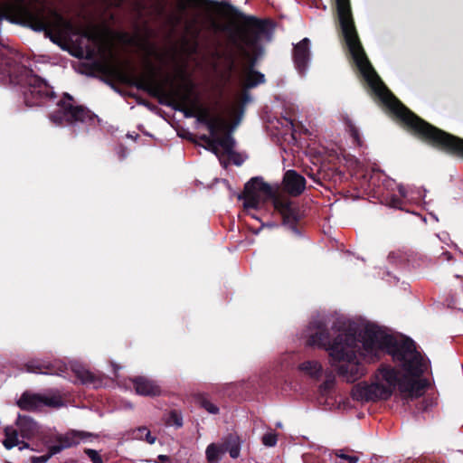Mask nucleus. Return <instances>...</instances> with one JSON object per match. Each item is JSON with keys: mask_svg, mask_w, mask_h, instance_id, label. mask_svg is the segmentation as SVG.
<instances>
[{"mask_svg": "<svg viewBox=\"0 0 463 463\" xmlns=\"http://www.w3.org/2000/svg\"><path fill=\"white\" fill-rule=\"evenodd\" d=\"M143 78L146 84L158 94L181 103H186L190 98L192 85L180 65L175 64L172 71H165L163 64H147Z\"/></svg>", "mask_w": 463, "mask_h": 463, "instance_id": "nucleus-4", "label": "nucleus"}, {"mask_svg": "<svg viewBox=\"0 0 463 463\" xmlns=\"http://www.w3.org/2000/svg\"><path fill=\"white\" fill-rule=\"evenodd\" d=\"M351 134H352V137L354 138V140L356 141V143L358 145H360L361 141H360V137H359V133H358V130L354 128V127H351Z\"/></svg>", "mask_w": 463, "mask_h": 463, "instance_id": "nucleus-34", "label": "nucleus"}, {"mask_svg": "<svg viewBox=\"0 0 463 463\" xmlns=\"http://www.w3.org/2000/svg\"><path fill=\"white\" fill-rule=\"evenodd\" d=\"M194 398L195 403L203 408L209 413L217 414L219 412V408L209 400L206 394L198 393L195 394Z\"/></svg>", "mask_w": 463, "mask_h": 463, "instance_id": "nucleus-22", "label": "nucleus"}, {"mask_svg": "<svg viewBox=\"0 0 463 463\" xmlns=\"http://www.w3.org/2000/svg\"><path fill=\"white\" fill-rule=\"evenodd\" d=\"M309 39L304 38L294 48V61L299 71H304L310 56Z\"/></svg>", "mask_w": 463, "mask_h": 463, "instance_id": "nucleus-18", "label": "nucleus"}, {"mask_svg": "<svg viewBox=\"0 0 463 463\" xmlns=\"http://www.w3.org/2000/svg\"><path fill=\"white\" fill-rule=\"evenodd\" d=\"M331 383H333V382L325 383V384H324L325 389L327 388L329 386V384H331Z\"/></svg>", "mask_w": 463, "mask_h": 463, "instance_id": "nucleus-39", "label": "nucleus"}, {"mask_svg": "<svg viewBox=\"0 0 463 463\" xmlns=\"http://www.w3.org/2000/svg\"><path fill=\"white\" fill-rule=\"evenodd\" d=\"M50 458L48 453L42 456H33L31 458V463H46Z\"/></svg>", "mask_w": 463, "mask_h": 463, "instance_id": "nucleus-31", "label": "nucleus"}, {"mask_svg": "<svg viewBox=\"0 0 463 463\" xmlns=\"http://www.w3.org/2000/svg\"><path fill=\"white\" fill-rule=\"evenodd\" d=\"M299 369L312 377L319 376L322 372V366L317 361L304 362L299 365Z\"/></svg>", "mask_w": 463, "mask_h": 463, "instance_id": "nucleus-25", "label": "nucleus"}, {"mask_svg": "<svg viewBox=\"0 0 463 463\" xmlns=\"http://www.w3.org/2000/svg\"><path fill=\"white\" fill-rule=\"evenodd\" d=\"M284 189L291 195L297 196L302 194L306 188L305 178L294 170L286 172L283 178Z\"/></svg>", "mask_w": 463, "mask_h": 463, "instance_id": "nucleus-16", "label": "nucleus"}, {"mask_svg": "<svg viewBox=\"0 0 463 463\" xmlns=\"http://www.w3.org/2000/svg\"><path fill=\"white\" fill-rule=\"evenodd\" d=\"M335 456L342 459L347 460L349 463H357L359 458L356 456H350L344 453V450L338 449L335 451Z\"/></svg>", "mask_w": 463, "mask_h": 463, "instance_id": "nucleus-29", "label": "nucleus"}, {"mask_svg": "<svg viewBox=\"0 0 463 463\" xmlns=\"http://www.w3.org/2000/svg\"><path fill=\"white\" fill-rule=\"evenodd\" d=\"M308 345L325 348L329 353L331 365L346 382L354 383L365 373L364 367L356 358V340L352 334L340 332L333 342L330 334L322 323L309 327Z\"/></svg>", "mask_w": 463, "mask_h": 463, "instance_id": "nucleus-2", "label": "nucleus"}, {"mask_svg": "<svg viewBox=\"0 0 463 463\" xmlns=\"http://www.w3.org/2000/svg\"><path fill=\"white\" fill-rule=\"evenodd\" d=\"M169 425H175L177 428L182 427L183 420L182 417L176 412L172 411L169 416V420L167 422Z\"/></svg>", "mask_w": 463, "mask_h": 463, "instance_id": "nucleus-28", "label": "nucleus"}, {"mask_svg": "<svg viewBox=\"0 0 463 463\" xmlns=\"http://www.w3.org/2000/svg\"><path fill=\"white\" fill-rule=\"evenodd\" d=\"M72 371L81 384H93L96 387L97 383L99 382V378L84 367L76 366Z\"/></svg>", "mask_w": 463, "mask_h": 463, "instance_id": "nucleus-21", "label": "nucleus"}, {"mask_svg": "<svg viewBox=\"0 0 463 463\" xmlns=\"http://www.w3.org/2000/svg\"><path fill=\"white\" fill-rule=\"evenodd\" d=\"M18 83L24 84L25 87L23 93L27 107L41 106L45 100H51L56 97L52 89L44 80L25 67L22 69L21 80H18Z\"/></svg>", "mask_w": 463, "mask_h": 463, "instance_id": "nucleus-7", "label": "nucleus"}, {"mask_svg": "<svg viewBox=\"0 0 463 463\" xmlns=\"http://www.w3.org/2000/svg\"><path fill=\"white\" fill-rule=\"evenodd\" d=\"M232 68H233V61H231L230 67H229V72H231L232 71Z\"/></svg>", "mask_w": 463, "mask_h": 463, "instance_id": "nucleus-38", "label": "nucleus"}, {"mask_svg": "<svg viewBox=\"0 0 463 463\" xmlns=\"http://www.w3.org/2000/svg\"><path fill=\"white\" fill-rule=\"evenodd\" d=\"M51 14L54 17V19L58 22V23H62L64 20H63V17L59 14L57 13L56 11H52L51 12Z\"/></svg>", "mask_w": 463, "mask_h": 463, "instance_id": "nucleus-35", "label": "nucleus"}, {"mask_svg": "<svg viewBox=\"0 0 463 463\" xmlns=\"http://www.w3.org/2000/svg\"><path fill=\"white\" fill-rule=\"evenodd\" d=\"M176 9L179 14V20H184L185 27L188 31H193L196 34L200 33L203 28L201 24V14L199 12L194 13L191 17H185L186 12L189 8L198 9L201 7V0H176Z\"/></svg>", "mask_w": 463, "mask_h": 463, "instance_id": "nucleus-13", "label": "nucleus"}, {"mask_svg": "<svg viewBox=\"0 0 463 463\" xmlns=\"http://www.w3.org/2000/svg\"><path fill=\"white\" fill-rule=\"evenodd\" d=\"M90 436V433L83 431H73L72 433H67L62 436H59L57 439L58 443L48 448V455L50 458L61 452L63 449L77 445L80 439H84Z\"/></svg>", "mask_w": 463, "mask_h": 463, "instance_id": "nucleus-14", "label": "nucleus"}, {"mask_svg": "<svg viewBox=\"0 0 463 463\" xmlns=\"http://www.w3.org/2000/svg\"><path fill=\"white\" fill-rule=\"evenodd\" d=\"M250 99V98L248 97V95H245V102H248Z\"/></svg>", "mask_w": 463, "mask_h": 463, "instance_id": "nucleus-41", "label": "nucleus"}, {"mask_svg": "<svg viewBox=\"0 0 463 463\" xmlns=\"http://www.w3.org/2000/svg\"><path fill=\"white\" fill-rule=\"evenodd\" d=\"M19 430L17 428L13 426H6L4 430V439L2 441L4 447L6 449H12L13 448L20 445Z\"/></svg>", "mask_w": 463, "mask_h": 463, "instance_id": "nucleus-20", "label": "nucleus"}, {"mask_svg": "<svg viewBox=\"0 0 463 463\" xmlns=\"http://www.w3.org/2000/svg\"><path fill=\"white\" fill-rule=\"evenodd\" d=\"M274 197L275 194L270 185L260 178H252L245 185L243 205L246 209H257Z\"/></svg>", "mask_w": 463, "mask_h": 463, "instance_id": "nucleus-9", "label": "nucleus"}, {"mask_svg": "<svg viewBox=\"0 0 463 463\" xmlns=\"http://www.w3.org/2000/svg\"><path fill=\"white\" fill-rule=\"evenodd\" d=\"M266 37L269 40V35L262 28L243 27L239 31L240 48L246 57L258 55L261 52V41Z\"/></svg>", "mask_w": 463, "mask_h": 463, "instance_id": "nucleus-11", "label": "nucleus"}, {"mask_svg": "<svg viewBox=\"0 0 463 463\" xmlns=\"http://www.w3.org/2000/svg\"><path fill=\"white\" fill-rule=\"evenodd\" d=\"M398 191L401 196L404 199L411 200L412 197L410 196L408 190L402 184L398 185Z\"/></svg>", "mask_w": 463, "mask_h": 463, "instance_id": "nucleus-33", "label": "nucleus"}, {"mask_svg": "<svg viewBox=\"0 0 463 463\" xmlns=\"http://www.w3.org/2000/svg\"><path fill=\"white\" fill-rule=\"evenodd\" d=\"M19 449L20 450H23L24 449H33V448H31V445L30 443L24 441V440H20V445H19Z\"/></svg>", "mask_w": 463, "mask_h": 463, "instance_id": "nucleus-36", "label": "nucleus"}, {"mask_svg": "<svg viewBox=\"0 0 463 463\" xmlns=\"http://www.w3.org/2000/svg\"><path fill=\"white\" fill-rule=\"evenodd\" d=\"M116 32H111V51L109 56H103L90 66V74L100 79L116 90Z\"/></svg>", "mask_w": 463, "mask_h": 463, "instance_id": "nucleus-8", "label": "nucleus"}, {"mask_svg": "<svg viewBox=\"0 0 463 463\" xmlns=\"http://www.w3.org/2000/svg\"><path fill=\"white\" fill-rule=\"evenodd\" d=\"M8 65L9 61L4 57H0V73H10L11 71L7 68Z\"/></svg>", "mask_w": 463, "mask_h": 463, "instance_id": "nucleus-32", "label": "nucleus"}, {"mask_svg": "<svg viewBox=\"0 0 463 463\" xmlns=\"http://www.w3.org/2000/svg\"><path fill=\"white\" fill-rule=\"evenodd\" d=\"M4 19L29 27L34 32H43L46 37L54 42L52 35L53 23L44 6L27 5L25 0H10L0 5V22Z\"/></svg>", "mask_w": 463, "mask_h": 463, "instance_id": "nucleus-5", "label": "nucleus"}, {"mask_svg": "<svg viewBox=\"0 0 463 463\" xmlns=\"http://www.w3.org/2000/svg\"><path fill=\"white\" fill-rule=\"evenodd\" d=\"M27 373L38 374H51L65 377L68 366L61 360L47 361L43 359H32L24 364Z\"/></svg>", "mask_w": 463, "mask_h": 463, "instance_id": "nucleus-12", "label": "nucleus"}, {"mask_svg": "<svg viewBox=\"0 0 463 463\" xmlns=\"http://www.w3.org/2000/svg\"><path fill=\"white\" fill-rule=\"evenodd\" d=\"M84 452L88 455V457L93 463H103L100 456L96 450L91 449H86Z\"/></svg>", "mask_w": 463, "mask_h": 463, "instance_id": "nucleus-30", "label": "nucleus"}, {"mask_svg": "<svg viewBox=\"0 0 463 463\" xmlns=\"http://www.w3.org/2000/svg\"><path fill=\"white\" fill-rule=\"evenodd\" d=\"M58 109L50 115L52 122L62 125H76L81 123L86 127L95 126L99 118L91 110L82 105H76L71 95L63 93L57 102Z\"/></svg>", "mask_w": 463, "mask_h": 463, "instance_id": "nucleus-6", "label": "nucleus"}, {"mask_svg": "<svg viewBox=\"0 0 463 463\" xmlns=\"http://www.w3.org/2000/svg\"><path fill=\"white\" fill-rule=\"evenodd\" d=\"M274 204H275V207H276V208H279V203H278V202H277V200H276V199L274 200Z\"/></svg>", "mask_w": 463, "mask_h": 463, "instance_id": "nucleus-40", "label": "nucleus"}, {"mask_svg": "<svg viewBox=\"0 0 463 463\" xmlns=\"http://www.w3.org/2000/svg\"><path fill=\"white\" fill-rule=\"evenodd\" d=\"M16 404L23 411H36L44 406L60 408L64 402L60 394L43 395L25 391L17 400Z\"/></svg>", "mask_w": 463, "mask_h": 463, "instance_id": "nucleus-10", "label": "nucleus"}, {"mask_svg": "<svg viewBox=\"0 0 463 463\" xmlns=\"http://www.w3.org/2000/svg\"><path fill=\"white\" fill-rule=\"evenodd\" d=\"M113 370L116 371V364L114 363L111 364Z\"/></svg>", "mask_w": 463, "mask_h": 463, "instance_id": "nucleus-42", "label": "nucleus"}, {"mask_svg": "<svg viewBox=\"0 0 463 463\" xmlns=\"http://www.w3.org/2000/svg\"><path fill=\"white\" fill-rule=\"evenodd\" d=\"M239 96L236 95L233 99L228 100L222 108L221 114H213L210 108L201 107L198 109V118L205 124L210 131L209 137H203L208 150L216 155L220 159L222 156H232L235 141L231 135L222 137H218L219 132L225 131L229 127L230 121L236 119L232 128L240 123L243 110H239Z\"/></svg>", "mask_w": 463, "mask_h": 463, "instance_id": "nucleus-3", "label": "nucleus"}, {"mask_svg": "<svg viewBox=\"0 0 463 463\" xmlns=\"http://www.w3.org/2000/svg\"><path fill=\"white\" fill-rule=\"evenodd\" d=\"M361 355L367 362H375L388 353L394 361L400 362L406 373L400 377L398 373L387 365L381 366L374 374L371 384L361 383L354 385L351 395L357 401H377L390 398L396 388L401 393L418 397L423 392V386L418 377L426 368L424 360L415 349L412 342L397 343L395 339L375 325H366L362 335Z\"/></svg>", "mask_w": 463, "mask_h": 463, "instance_id": "nucleus-1", "label": "nucleus"}, {"mask_svg": "<svg viewBox=\"0 0 463 463\" xmlns=\"http://www.w3.org/2000/svg\"><path fill=\"white\" fill-rule=\"evenodd\" d=\"M15 425L23 439H33L42 434L41 426L30 416L19 414Z\"/></svg>", "mask_w": 463, "mask_h": 463, "instance_id": "nucleus-15", "label": "nucleus"}, {"mask_svg": "<svg viewBox=\"0 0 463 463\" xmlns=\"http://www.w3.org/2000/svg\"><path fill=\"white\" fill-rule=\"evenodd\" d=\"M158 459L163 462V461L168 460L169 458L167 456H165V455H159L158 456Z\"/></svg>", "mask_w": 463, "mask_h": 463, "instance_id": "nucleus-37", "label": "nucleus"}, {"mask_svg": "<svg viewBox=\"0 0 463 463\" xmlns=\"http://www.w3.org/2000/svg\"><path fill=\"white\" fill-rule=\"evenodd\" d=\"M132 435L134 439L145 440L150 445L154 444L156 440V437L152 435L151 431L145 426L134 430Z\"/></svg>", "mask_w": 463, "mask_h": 463, "instance_id": "nucleus-24", "label": "nucleus"}, {"mask_svg": "<svg viewBox=\"0 0 463 463\" xmlns=\"http://www.w3.org/2000/svg\"><path fill=\"white\" fill-rule=\"evenodd\" d=\"M240 80L246 88H253L258 84L264 82V75L251 67L246 66L240 74Z\"/></svg>", "mask_w": 463, "mask_h": 463, "instance_id": "nucleus-19", "label": "nucleus"}, {"mask_svg": "<svg viewBox=\"0 0 463 463\" xmlns=\"http://www.w3.org/2000/svg\"><path fill=\"white\" fill-rule=\"evenodd\" d=\"M224 453V449L215 443L208 445L205 450L207 461L209 463H218L221 459L222 454Z\"/></svg>", "mask_w": 463, "mask_h": 463, "instance_id": "nucleus-23", "label": "nucleus"}, {"mask_svg": "<svg viewBox=\"0 0 463 463\" xmlns=\"http://www.w3.org/2000/svg\"><path fill=\"white\" fill-rule=\"evenodd\" d=\"M277 440H278L277 435L273 432H269V433L265 434L262 438V443L268 447L275 446L277 443Z\"/></svg>", "mask_w": 463, "mask_h": 463, "instance_id": "nucleus-27", "label": "nucleus"}, {"mask_svg": "<svg viewBox=\"0 0 463 463\" xmlns=\"http://www.w3.org/2000/svg\"><path fill=\"white\" fill-rule=\"evenodd\" d=\"M226 449L229 451L232 458H236L240 455L241 442L238 437L232 438L230 443L227 445Z\"/></svg>", "mask_w": 463, "mask_h": 463, "instance_id": "nucleus-26", "label": "nucleus"}, {"mask_svg": "<svg viewBox=\"0 0 463 463\" xmlns=\"http://www.w3.org/2000/svg\"><path fill=\"white\" fill-rule=\"evenodd\" d=\"M133 385L136 392L144 396H158L161 394V388L153 380L146 377L133 379Z\"/></svg>", "mask_w": 463, "mask_h": 463, "instance_id": "nucleus-17", "label": "nucleus"}]
</instances>
